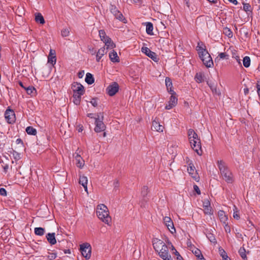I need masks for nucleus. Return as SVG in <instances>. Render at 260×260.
<instances>
[{"label": "nucleus", "instance_id": "39", "mask_svg": "<svg viewBox=\"0 0 260 260\" xmlns=\"http://www.w3.org/2000/svg\"><path fill=\"white\" fill-rule=\"evenodd\" d=\"M233 217L235 219L238 220L240 219V215L239 214V211L238 210V208L236 207V206H234L233 208Z\"/></svg>", "mask_w": 260, "mask_h": 260}, {"label": "nucleus", "instance_id": "30", "mask_svg": "<svg viewBox=\"0 0 260 260\" xmlns=\"http://www.w3.org/2000/svg\"><path fill=\"white\" fill-rule=\"evenodd\" d=\"M104 41L105 42L104 43L105 44V46H106V50L109 48H113L115 47V45L110 38H107V40Z\"/></svg>", "mask_w": 260, "mask_h": 260}, {"label": "nucleus", "instance_id": "11", "mask_svg": "<svg viewBox=\"0 0 260 260\" xmlns=\"http://www.w3.org/2000/svg\"><path fill=\"white\" fill-rule=\"evenodd\" d=\"M119 87L118 84L117 82H113L107 87L106 89L107 93L110 96L114 95L118 91Z\"/></svg>", "mask_w": 260, "mask_h": 260}, {"label": "nucleus", "instance_id": "16", "mask_svg": "<svg viewBox=\"0 0 260 260\" xmlns=\"http://www.w3.org/2000/svg\"><path fill=\"white\" fill-rule=\"evenodd\" d=\"M152 242L153 248L156 251H158V250H160L166 245L164 241L157 238L153 239Z\"/></svg>", "mask_w": 260, "mask_h": 260}, {"label": "nucleus", "instance_id": "6", "mask_svg": "<svg viewBox=\"0 0 260 260\" xmlns=\"http://www.w3.org/2000/svg\"><path fill=\"white\" fill-rule=\"evenodd\" d=\"M110 11L117 19L122 21L124 23H126V19L124 17L122 14L118 10L116 6L114 5H111L110 7Z\"/></svg>", "mask_w": 260, "mask_h": 260}, {"label": "nucleus", "instance_id": "46", "mask_svg": "<svg viewBox=\"0 0 260 260\" xmlns=\"http://www.w3.org/2000/svg\"><path fill=\"white\" fill-rule=\"evenodd\" d=\"M207 84L208 85V86L210 87L212 91L214 92L216 91V86L214 85L213 83L210 82L209 81H207Z\"/></svg>", "mask_w": 260, "mask_h": 260}, {"label": "nucleus", "instance_id": "54", "mask_svg": "<svg viewBox=\"0 0 260 260\" xmlns=\"http://www.w3.org/2000/svg\"><path fill=\"white\" fill-rule=\"evenodd\" d=\"M228 55L225 53H224V52H222V53H220L219 54V55L218 56L220 57V58L221 59H224L226 58V56H228Z\"/></svg>", "mask_w": 260, "mask_h": 260}, {"label": "nucleus", "instance_id": "15", "mask_svg": "<svg viewBox=\"0 0 260 260\" xmlns=\"http://www.w3.org/2000/svg\"><path fill=\"white\" fill-rule=\"evenodd\" d=\"M174 95L171 94L170 100L165 107L166 109L170 110L176 105L178 100Z\"/></svg>", "mask_w": 260, "mask_h": 260}, {"label": "nucleus", "instance_id": "23", "mask_svg": "<svg viewBox=\"0 0 260 260\" xmlns=\"http://www.w3.org/2000/svg\"><path fill=\"white\" fill-rule=\"evenodd\" d=\"M76 160L77 166L80 168H82L84 165V160L82 159L81 156L78 154L75 156Z\"/></svg>", "mask_w": 260, "mask_h": 260}, {"label": "nucleus", "instance_id": "19", "mask_svg": "<svg viewBox=\"0 0 260 260\" xmlns=\"http://www.w3.org/2000/svg\"><path fill=\"white\" fill-rule=\"evenodd\" d=\"M152 129L157 132H161L163 131L164 127L160 124L158 121L154 120L152 121Z\"/></svg>", "mask_w": 260, "mask_h": 260}, {"label": "nucleus", "instance_id": "13", "mask_svg": "<svg viewBox=\"0 0 260 260\" xmlns=\"http://www.w3.org/2000/svg\"><path fill=\"white\" fill-rule=\"evenodd\" d=\"M164 222L167 226L168 230L171 233H174L176 232V230L174 228L173 222L172 221L170 217L166 216L164 218Z\"/></svg>", "mask_w": 260, "mask_h": 260}, {"label": "nucleus", "instance_id": "57", "mask_svg": "<svg viewBox=\"0 0 260 260\" xmlns=\"http://www.w3.org/2000/svg\"><path fill=\"white\" fill-rule=\"evenodd\" d=\"M224 224L225 225L224 228L226 232L230 233L231 232V230L230 226H228L227 222Z\"/></svg>", "mask_w": 260, "mask_h": 260}, {"label": "nucleus", "instance_id": "3", "mask_svg": "<svg viewBox=\"0 0 260 260\" xmlns=\"http://www.w3.org/2000/svg\"><path fill=\"white\" fill-rule=\"evenodd\" d=\"M96 215L99 219L107 224H109L111 221V218L109 216L108 208L104 204L98 206Z\"/></svg>", "mask_w": 260, "mask_h": 260}, {"label": "nucleus", "instance_id": "34", "mask_svg": "<svg viewBox=\"0 0 260 260\" xmlns=\"http://www.w3.org/2000/svg\"><path fill=\"white\" fill-rule=\"evenodd\" d=\"M99 36L101 38V40L104 42V40H107V38H110L109 37L107 36L105 31L103 29H101L99 31Z\"/></svg>", "mask_w": 260, "mask_h": 260}, {"label": "nucleus", "instance_id": "42", "mask_svg": "<svg viewBox=\"0 0 260 260\" xmlns=\"http://www.w3.org/2000/svg\"><path fill=\"white\" fill-rule=\"evenodd\" d=\"M245 252H246V251L244 248H240V249L239 250V253L240 256L244 259H245L247 258V256H246V254Z\"/></svg>", "mask_w": 260, "mask_h": 260}, {"label": "nucleus", "instance_id": "55", "mask_svg": "<svg viewBox=\"0 0 260 260\" xmlns=\"http://www.w3.org/2000/svg\"><path fill=\"white\" fill-rule=\"evenodd\" d=\"M193 189H194V190L196 191V192L198 194H201L200 190V189H199V187L198 186V185H193Z\"/></svg>", "mask_w": 260, "mask_h": 260}, {"label": "nucleus", "instance_id": "25", "mask_svg": "<svg viewBox=\"0 0 260 260\" xmlns=\"http://www.w3.org/2000/svg\"><path fill=\"white\" fill-rule=\"evenodd\" d=\"M218 214L221 222L223 224H225L228 220V217L225 215L224 212L220 210L218 212Z\"/></svg>", "mask_w": 260, "mask_h": 260}, {"label": "nucleus", "instance_id": "33", "mask_svg": "<svg viewBox=\"0 0 260 260\" xmlns=\"http://www.w3.org/2000/svg\"><path fill=\"white\" fill-rule=\"evenodd\" d=\"M34 232L36 235L43 236L45 233V229L43 228H36Z\"/></svg>", "mask_w": 260, "mask_h": 260}, {"label": "nucleus", "instance_id": "32", "mask_svg": "<svg viewBox=\"0 0 260 260\" xmlns=\"http://www.w3.org/2000/svg\"><path fill=\"white\" fill-rule=\"evenodd\" d=\"M219 253L220 256L222 257L223 260H231L229 258L226 252L224 249L220 247L219 248Z\"/></svg>", "mask_w": 260, "mask_h": 260}, {"label": "nucleus", "instance_id": "14", "mask_svg": "<svg viewBox=\"0 0 260 260\" xmlns=\"http://www.w3.org/2000/svg\"><path fill=\"white\" fill-rule=\"evenodd\" d=\"M187 171L196 181H199V176H198L196 168L192 164L190 163L189 164V167L187 168Z\"/></svg>", "mask_w": 260, "mask_h": 260}, {"label": "nucleus", "instance_id": "20", "mask_svg": "<svg viewBox=\"0 0 260 260\" xmlns=\"http://www.w3.org/2000/svg\"><path fill=\"white\" fill-rule=\"evenodd\" d=\"M55 233H48L46 236L47 241L51 245H54L56 243V240L55 239Z\"/></svg>", "mask_w": 260, "mask_h": 260}, {"label": "nucleus", "instance_id": "44", "mask_svg": "<svg viewBox=\"0 0 260 260\" xmlns=\"http://www.w3.org/2000/svg\"><path fill=\"white\" fill-rule=\"evenodd\" d=\"M69 34L70 30L68 28H63L61 31V36L63 37H68L69 35Z\"/></svg>", "mask_w": 260, "mask_h": 260}, {"label": "nucleus", "instance_id": "17", "mask_svg": "<svg viewBox=\"0 0 260 260\" xmlns=\"http://www.w3.org/2000/svg\"><path fill=\"white\" fill-rule=\"evenodd\" d=\"M166 85L169 92L171 94H175V92L172 90V82L169 77H166L165 79Z\"/></svg>", "mask_w": 260, "mask_h": 260}, {"label": "nucleus", "instance_id": "22", "mask_svg": "<svg viewBox=\"0 0 260 260\" xmlns=\"http://www.w3.org/2000/svg\"><path fill=\"white\" fill-rule=\"evenodd\" d=\"M87 178L85 176H80L79 178V183L82 185L84 190L87 192Z\"/></svg>", "mask_w": 260, "mask_h": 260}, {"label": "nucleus", "instance_id": "7", "mask_svg": "<svg viewBox=\"0 0 260 260\" xmlns=\"http://www.w3.org/2000/svg\"><path fill=\"white\" fill-rule=\"evenodd\" d=\"M159 256L163 260H172L171 255L169 253V248L167 245L158 250Z\"/></svg>", "mask_w": 260, "mask_h": 260}, {"label": "nucleus", "instance_id": "47", "mask_svg": "<svg viewBox=\"0 0 260 260\" xmlns=\"http://www.w3.org/2000/svg\"><path fill=\"white\" fill-rule=\"evenodd\" d=\"M197 50L198 51V53H199V56L201 55L202 54H203V52L205 51H207V50L205 48H204L202 46H197Z\"/></svg>", "mask_w": 260, "mask_h": 260}, {"label": "nucleus", "instance_id": "58", "mask_svg": "<svg viewBox=\"0 0 260 260\" xmlns=\"http://www.w3.org/2000/svg\"><path fill=\"white\" fill-rule=\"evenodd\" d=\"M119 182L117 180H115L114 182V183H113V185H114V188H117L119 186Z\"/></svg>", "mask_w": 260, "mask_h": 260}, {"label": "nucleus", "instance_id": "51", "mask_svg": "<svg viewBox=\"0 0 260 260\" xmlns=\"http://www.w3.org/2000/svg\"><path fill=\"white\" fill-rule=\"evenodd\" d=\"M0 194L3 196H7V191L4 188H0Z\"/></svg>", "mask_w": 260, "mask_h": 260}, {"label": "nucleus", "instance_id": "48", "mask_svg": "<svg viewBox=\"0 0 260 260\" xmlns=\"http://www.w3.org/2000/svg\"><path fill=\"white\" fill-rule=\"evenodd\" d=\"M207 237L209 239V240L210 241V242H213V243L216 242V239H215V237L212 234H209L207 236Z\"/></svg>", "mask_w": 260, "mask_h": 260}, {"label": "nucleus", "instance_id": "50", "mask_svg": "<svg viewBox=\"0 0 260 260\" xmlns=\"http://www.w3.org/2000/svg\"><path fill=\"white\" fill-rule=\"evenodd\" d=\"M210 206V202L208 199L204 200L203 202V207Z\"/></svg>", "mask_w": 260, "mask_h": 260}, {"label": "nucleus", "instance_id": "36", "mask_svg": "<svg viewBox=\"0 0 260 260\" xmlns=\"http://www.w3.org/2000/svg\"><path fill=\"white\" fill-rule=\"evenodd\" d=\"M243 66L245 68H248L250 65V58L249 56H245L243 59Z\"/></svg>", "mask_w": 260, "mask_h": 260}, {"label": "nucleus", "instance_id": "41", "mask_svg": "<svg viewBox=\"0 0 260 260\" xmlns=\"http://www.w3.org/2000/svg\"><path fill=\"white\" fill-rule=\"evenodd\" d=\"M56 56L55 55H49L48 57V62L53 65L56 62Z\"/></svg>", "mask_w": 260, "mask_h": 260}, {"label": "nucleus", "instance_id": "37", "mask_svg": "<svg viewBox=\"0 0 260 260\" xmlns=\"http://www.w3.org/2000/svg\"><path fill=\"white\" fill-rule=\"evenodd\" d=\"M192 248L193 247L191 246L190 247V250H192V252L195 254V255L197 257H199L201 256V255H202L200 250L194 247H193V249Z\"/></svg>", "mask_w": 260, "mask_h": 260}, {"label": "nucleus", "instance_id": "53", "mask_svg": "<svg viewBox=\"0 0 260 260\" xmlns=\"http://www.w3.org/2000/svg\"><path fill=\"white\" fill-rule=\"evenodd\" d=\"M90 103L92 104L93 106L94 107H96L98 106V102L96 99H92V100L90 101Z\"/></svg>", "mask_w": 260, "mask_h": 260}, {"label": "nucleus", "instance_id": "10", "mask_svg": "<svg viewBox=\"0 0 260 260\" xmlns=\"http://www.w3.org/2000/svg\"><path fill=\"white\" fill-rule=\"evenodd\" d=\"M5 117L8 123L12 124L15 121V114L13 110L10 109L6 110L5 113Z\"/></svg>", "mask_w": 260, "mask_h": 260}, {"label": "nucleus", "instance_id": "40", "mask_svg": "<svg viewBox=\"0 0 260 260\" xmlns=\"http://www.w3.org/2000/svg\"><path fill=\"white\" fill-rule=\"evenodd\" d=\"M243 10L247 13L252 12L251 7L249 4H243Z\"/></svg>", "mask_w": 260, "mask_h": 260}, {"label": "nucleus", "instance_id": "52", "mask_svg": "<svg viewBox=\"0 0 260 260\" xmlns=\"http://www.w3.org/2000/svg\"><path fill=\"white\" fill-rule=\"evenodd\" d=\"M256 88L257 93L258 94L259 96H260V80H258L257 82Z\"/></svg>", "mask_w": 260, "mask_h": 260}, {"label": "nucleus", "instance_id": "24", "mask_svg": "<svg viewBox=\"0 0 260 260\" xmlns=\"http://www.w3.org/2000/svg\"><path fill=\"white\" fill-rule=\"evenodd\" d=\"M146 31L148 35H153V26L151 22H146Z\"/></svg>", "mask_w": 260, "mask_h": 260}, {"label": "nucleus", "instance_id": "2", "mask_svg": "<svg viewBox=\"0 0 260 260\" xmlns=\"http://www.w3.org/2000/svg\"><path fill=\"white\" fill-rule=\"evenodd\" d=\"M188 137L191 148L198 155H201L202 150L201 149V140L197 133L192 129H189L188 131Z\"/></svg>", "mask_w": 260, "mask_h": 260}, {"label": "nucleus", "instance_id": "62", "mask_svg": "<svg viewBox=\"0 0 260 260\" xmlns=\"http://www.w3.org/2000/svg\"><path fill=\"white\" fill-rule=\"evenodd\" d=\"M8 168H9V166L8 165H6L4 167V170L5 172H7V170H8Z\"/></svg>", "mask_w": 260, "mask_h": 260}, {"label": "nucleus", "instance_id": "29", "mask_svg": "<svg viewBox=\"0 0 260 260\" xmlns=\"http://www.w3.org/2000/svg\"><path fill=\"white\" fill-rule=\"evenodd\" d=\"M81 95L77 94V93H73V103L76 105H79L80 104Z\"/></svg>", "mask_w": 260, "mask_h": 260}, {"label": "nucleus", "instance_id": "49", "mask_svg": "<svg viewBox=\"0 0 260 260\" xmlns=\"http://www.w3.org/2000/svg\"><path fill=\"white\" fill-rule=\"evenodd\" d=\"M49 259H54L56 257V254L55 253H49L47 256Z\"/></svg>", "mask_w": 260, "mask_h": 260}, {"label": "nucleus", "instance_id": "60", "mask_svg": "<svg viewBox=\"0 0 260 260\" xmlns=\"http://www.w3.org/2000/svg\"><path fill=\"white\" fill-rule=\"evenodd\" d=\"M49 55H51V56L55 55V51L51 49L50 50V53H49Z\"/></svg>", "mask_w": 260, "mask_h": 260}, {"label": "nucleus", "instance_id": "4", "mask_svg": "<svg viewBox=\"0 0 260 260\" xmlns=\"http://www.w3.org/2000/svg\"><path fill=\"white\" fill-rule=\"evenodd\" d=\"M199 57L206 67L211 68L213 66L212 59L208 51H204L203 54H202Z\"/></svg>", "mask_w": 260, "mask_h": 260}, {"label": "nucleus", "instance_id": "12", "mask_svg": "<svg viewBox=\"0 0 260 260\" xmlns=\"http://www.w3.org/2000/svg\"><path fill=\"white\" fill-rule=\"evenodd\" d=\"M141 51L143 53H145L147 56L151 58L153 61L157 62L158 58L156 53L150 50L148 47H143L141 48Z\"/></svg>", "mask_w": 260, "mask_h": 260}, {"label": "nucleus", "instance_id": "45", "mask_svg": "<svg viewBox=\"0 0 260 260\" xmlns=\"http://www.w3.org/2000/svg\"><path fill=\"white\" fill-rule=\"evenodd\" d=\"M204 212L206 214H212V210L211 206L204 207L203 208Z\"/></svg>", "mask_w": 260, "mask_h": 260}, {"label": "nucleus", "instance_id": "61", "mask_svg": "<svg viewBox=\"0 0 260 260\" xmlns=\"http://www.w3.org/2000/svg\"><path fill=\"white\" fill-rule=\"evenodd\" d=\"M93 115H94V114H92V113H89V114H87V116H88V117L90 118H94V119H95V117H94L93 116Z\"/></svg>", "mask_w": 260, "mask_h": 260}, {"label": "nucleus", "instance_id": "9", "mask_svg": "<svg viewBox=\"0 0 260 260\" xmlns=\"http://www.w3.org/2000/svg\"><path fill=\"white\" fill-rule=\"evenodd\" d=\"M73 93L79 95H83L85 92L84 86L80 83L74 82L72 85Z\"/></svg>", "mask_w": 260, "mask_h": 260}, {"label": "nucleus", "instance_id": "56", "mask_svg": "<svg viewBox=\"0 0 260 260\" xmlns=\"http://www.w3.org/2000/svg\"><path fill=\"white\" fill-rule=\"evenodd\" d=\"M84 75V71H81L78 73V76L79 78H82Z\"/></svg>", "mask_w": 260, "mask_h": 260}, {"label": "nucleus", "instance_id": "5", "mask_svg": "<svg viewBox=\"0 0 260 260\" xmlns=\"http://www.w3.org/2000/svg\"><path fill=\"white\" fill-rule=\"evenodd\" d=\"M80 251L82 255L86 259H89L91 256V247L87 243L80 245Z\"/></svg>", "mask_w": 260, "mask_h": 260}, {"label": "nucleus", "instance_id": "26", "mask_svg": "<svg viewBox=\"0 0 260 260\" xmlns=\"http://www.w3.org/2000/svg\"><path fill=\"white\" fill-rule=\"evenodd\" d=\"M196 81L199 83H202L204 80V75L203 73H197L194 77Z\"/></svg>", "mask_w": 260, "mask_h": 260}, {"label": "nucleus", "instance_id": "21", "mask_svg": "<svg viewBox=\"0 0 260 260\" xmlns=\"http://www.w3.org/2000/svg\"><path fill=\"white\" fill-rule=\"evenodd\" d=\"M109 56L111 61L113 62H119L120 61L117 52L114 50H112V51L109 53Z\"/></svg>", "mask_w": 260, "mask_h": 260}, {"label": "nucleus", "instance_id": "43", "mask_svg": "<svg viewBox=\"0 0 260 260\" xmlns=\"http://www.w3.org/2000/svg\"><path fill=\"white\" fill-rule=\"evenodd\" d=\"M148 192V188L147 186H144L141 190V194L143 197H145Z\"/></svg>", "mask_w": 260, "mask_h": 260}, {"label": "nucleus", "instance_id": "8", "mask_svg": "<svg viewBox=\"0 0 260 260\" xmlns=\"http://www.w3.org/2000/svg\"><path fill=\"white\" fill-rule=\"evenodd\" d=\"M103 116L102 119H100V116L98 115V118H95V124L94 131L96 133H100L105 130L106 126L103 122Z\"/></svg>", "mask_w": 260, "mask_h": 260}, {"label": "nucleus", "instance_id": "59", "mask_svg": "<svg viewBox=\"0 0 260 260\" xmlns=\"http://www.w3.org/2000/svg\"><path fill=\"white\" fill-rule=\"evenodd\" d=\"M18 84L24 89H25V88L26 87V86H25L23 83L21 81H18Z\"/></svg>", "mask_w": 260, "mask_h": 260}, {"label": "nucleus", "instance_id": "1", "mask_svg": "<svg viewBox=\"0 0 260 260\" xmlns=\"http://www.w3.org/2000/svg\"><path fill=\"white\" fill-rule=\"evenodd\" d=\"M217 164L222 179L228 183H233L234 181L233 174L225 164L221 160H218Z\"/></svg>", "mask_w": 260, "mask_h": 260}, {"label": "nucleus", "instance_id": "27", "mask_svg": "<svg viewBox=\"0 0 260 260\" xmlns=\"http://www.w3.org/2000/svg\"><path fill=\"white\" fill-rule=\"evenodd\" d=\"M85 81L88 84L90 85L94 83V79L91 74L87 73L86 75Z\"/></svg>", "mask_w": 260, "mask_h": 260}, {"label": "nucleus", "instance_id": "35", "mask_svg": "<svg viewBox=\"0 0 260 260\" xmlns=\"http://www.w3.org/2000/svg\"><path fill=\"white\" fill-rule=\"evenodd\" d=\"M26 132L28 135L35 136L37 134V131L32 126H28L26 128Z\"/></svg>", "mask_w": 260, "mask_h": 260}, {"label": "nucleus", "instance_id": "38", "mask_svg": "<svg viewBox=\"0 0 260 260\" xmlns=\"http://www.w3.org/2000/svg\"><path fill=\"white\" fill-rule=\"evenodd\" d=\"M223 33L228 36L229 38H232L233 37V32L231 29L228 27H225L223 30Z\"/></svg>", "mask_w": 260, "mask_h": 260}, {"label": "nucleus", "instance_id": "63", "mask_svg": "<svg viewBox=\"0 0 260 260\" xmlns=\"http://www.w3.org/2000/svg\"><path fill=\"white\" fill-rule=\"evenodd\" d=\"M249 92V89L247 88L244 89V92L245 95L247 94Z\"/></svg>", "mask_w": 260, "mask_h": 260}, {"label": "nucleus", "instance_id": "64", "mask_svg": "<svg viewBox=\"0 0 260 260\" xmlns=\"http://www.w3.org/2000/svg\"><path fill=\"white\" fill-rule=\"evenodd\" d=\"M177 260H183L182 257L181 255H179L176 257Z\"/></svg>", "mask_w": 260, "mask_h": 260}, {"label": "nucleus", "instance_id": "18", "mask_svg": "<svg viewBox=\"0 0 260 260\" xmlns=\"http://www.w3.org/2000/svg\"><path fill=\"white\" fill-rule=\"evenodd\" d=\"M107 52V51L105 48V47H103L101 48L96 53V60L98 62L100 61L101 58Z\"/></svg>", "mask_w": 260, "mask_h": 260}, {"label": "nucleus", "instance_id": "31", "mask_svg": "<svg viewBox=\"0 0 260 260\" xmlns=\"http://www.w3.org/2000/svg\"><path fill=\"white\" fill-rule=\"evenodd\" d=\"M29 95H33L36 93V89L32 86H28L24 89Z\"/></svg>", "mask_w": 260, "mask_h": 260}, {"label": "nucleus", "instance_id": "28", "mask_svg": "<svg viewBox=\"0 0 260 260\" xmlns=\"http://www.w3.org/2000/svg\"><path fill=\"white\" fill-rule=\"evenodd\" d=\"M35 20L37 22L43 24L45 23V20L42 15L38 13L35 14Z\"/></svg>", "mask_w": 260, "mask_h": 260}]
</instances>
